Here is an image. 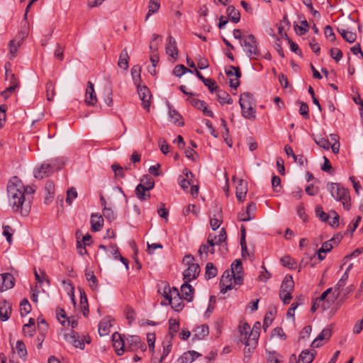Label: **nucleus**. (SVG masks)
Wrapping results in <instances>:
<instances>
[{
	"instance_id": "052dcab7",
	"label": "nucleus",
	"mask_w": 363,
	"mask_h": 363,
	"mask_svg": "<svg viewBox=\"0 0 363 363\" xmlns=\"http://www.w3.org/2000/svg\"><path fill=\"white\" fill-rule=\"evenodd\" d=\"M104 100L107 106H113V91L111 86H108L106 89V96L104 97Z\"/></svg>"
},
{
	"instance_id": "c03bdc74",
	"label": "nucleus",
	"mask_w": 363,
	"mask_h": 363,
	"mask_svg": "<svg viewBox=\"0 0 363 363\" xmlns=\"http://www.w3.org/2000/svg\"><path fill=\"white\" fill-rule=\"evenodd\" d=\"M31 311V306L28 299L23 298L20 304V312L21 316H25L28 314Z\"/></svg>"
},
{
	"instance_id": "f8f14e48",
	"label": "nucleus",
	"mask_w": 363,
	"mask_h": 363,
	"mask_svg": "<svg viewBox=\"0 0 363 363\" xmlns=\"http://www.w3.org/2000/svg\"><path fill=\"white\" fill-rule=\"evenodd\" d=\"M200 272V267L198 264H191L183 272L184 282H190L197 278Z\"/></svg>"
},
{
	"instance_id": "6e6d98bb",
	"label": "nucleus",
	"mask_w": 363,
	"mask_h": 363,
	"mask_svg": "<svg viewBox=\"0 0 363 363\" xmlns=\"http://www.w3.org/2000/svg\"><path fill=\"white\" fill-rule=\"evenodd\" d=\"M330 217H332L330 220H328V223L333 228H337L339 225L340 216L335 211H331L330 212Z\"/></svg>"
},
{
	"instance_id": "f03ea898",
	"label": "nucleus",
	"mask_w": 363,
	"mask_h": 363,
	"mask_svg": "<svg viewBox=\"0 0 363 363\" xmlns=\"http://www.w3.org/2000/svg\"><path fill=\"white\" fill-rule=\"evenodd\" d=\"M239 104L241 108L242 116L247 119L256 118L255 100L252 94L244 92L240 94Z\"/></svg>"
},
{
	"instance_id": "393cba45",
	"label": "nucleus",
	"mask_w": 363,
	"mask_h": 363,
	"mask_svg": "<svg viewBox=\"0 0 363 363\" xmlns=\"http://www.w3.org/2000/svg\"><path fill=\"white\" fill-rule=\"evenodd\" d=\"M194 288L191 285L189 284V282H184L181 286L182 298L188 302L192 301L194 297Z\"/></svg>"
},
{
	"instance_id": "c9c22d12",
	"label": "nucleus",
	"mask_w": 363,
	"mask_h": 363,
	"mask_svg": "<svg viewBox=\"0 0 363 363\" xmlns=\"http://www.w3.org/2000/svg\"><path fill=\"white\" fill-rule=\"evenodd\" d=\"M227 14L229 18L235 23H237L240 20V13L233 6H229L227 8Z\"/></svg>"
},
{
	"instance_id": "ddd939ff",
	"label": "nucleus",
	"mask_w": 363,
	"mask_h": 363,
	"mask_svg": "<svg viewBox=\"0 0 363 363\" xmlns=\"http://www.w3.org/2000/svg\"><path fill=\"white\" fill-rule=\"evenodd\" d=\"M14 286V277L10 273L0 274V291H5Z\"/></svg>"
},
{
	"instance_id": "49530a36",
	"label": "nucleus",
	"mask_w": 363,
	"mask_h": 363,
	"mask_svg": "<svg viewBox=\"0 0 363 363\" xmlns=\"http://www.w3.org/2000/svg\"><path fill=\"white\" fill-rule=\"evenodd\" d=\"M186 72L193 73V71L186 68L183 65H178L175 66V67L173 69V74L176 77H182Z\"/></svg>"
},
{
	"instance_id": "6ab92c4d",
	"label": "nucleus",
	"mask_w": 363,
	"mask_h": 363,
	"mask_svg": "<svg viewBox=\"0 0 363 363\" xmlns=\"http://www.w3.org/2000/svg\"><path fill=\"white\" fill-rule=\"evenodd\" d=\"M201 356V354L196 351L189 350L184 352L182 355H181L178 359V363H191L195 359H196L199 357Z\"/></svg>"
},
{
	"instance_id": "f704fd0d",
	"label": "nucleus",
	"mask_w": 363,
	"mask_h": 363,
	"mask_svg": "<svg viewBox=\"0 0 363 363\" xmlns=\"http://www.w3.org/2000/svg\"><path fill=\"white\" fill-rule=\"evenodd\" d=\"M65 161L61 158L52 159L50 162L48 163V166H45V168H52V170L57 172L62 168L65 165Z\"/></svg>"
},
{
	"instance_id": "9b49d317",
	"label": "nucleus",
	"mask_w": 363,
	"mask_h": 363,
	"mask_svg": "<svg viewBox=\"0 0 363 363\" xmlns=\"http://www.w3.org/2000/svg\"><path fill=\"white\" fill-rule=\"evenodd\" d=\"M233 276H234V274H233V272H230V270H225L223 272L220 281L221 294H225L228 290L233 289Z\"/></svg>"
},
{
	"instance_id": "7c9ffc66",
	"label": "nucleus",
	"mask_w": 363,
	"mask_h": 363,
	"mask_svg": "<svg viewBox=\"0 0 363 363\" xmlns=\"http://www.w3.org/2000/svg\"><path fill=\"white\" fill-rule=\"evenodd\" d=\"M256 206L255 203H250L247 206L246 212L240 213L238 218L240 221H248L253 218V216H250V212L255 211Z\"/></svg>"
},
{
	"instance_id": "bf43d9fd",
	"label": "nucleus",
	"mask_w": 363,
	"mask_h": 363,
	"mask_svg": "<svg viewBox=\"0 0 363 363\" xmlns=\"http://www.w3.org/2000/svg\"><path fill=\"white\" fill-rule=\"evenodd\" d=\"M341 239H342V236H340V238H337V240H336V239L335 238H333L330 240H328V241L323 242L322 245V247H323L326 250L327 252H329L333 249L332 242H333L335 244H337L340 241Z\"/></svg>"
},
{
	"instance_id": "864d4df0",
	"label": "nucleus",
	"mask_w": 363,
	"mask_h": 363,
	"mask_svg": "<svg viewBox=\"0 0 363 363\" xmlns=\"http://www.w3.org/2000/svg\"><path fill=\"white\" fill-rule=\"evenodd\" d=\"M314 142L320 147L328 150L330 148V143L329 140L325 139L324 138L320 136L318 138H313Z\"/></svg>"
},
{
	"instance_id": "412c9836",
	"label": "nucleus",
	"mask_w": 363,
	"mask_h": 363,
	"mask_svg": "<svg viewBox=\"0 0 363 363\" xmlns=\"http://www.w3.org/2000/svg\"><path fill=\"white\" fill-rule=\"evenodd\" d=\"M193 340H203L209 334L208 326L206 324H203L199 326H197L193 330Z\"/></svg>"
},
{
	"instance_id": "1a4fd4ad",
	"label": "nucleus",
	"mask_w": 363,
	"mask_h": 363,
	"mask_svg": "<svg viewBox=\"0 0 363 363\" xmlns=\"http://www.w3.org/2000/svg\"><path fill=\"white\" fill-rule=\"evenodd\" d=\"M112 342L116 354L119 356L122 355L125 351V336L122 337L120 333L116 332L112 335Z\"/></svg>"
},
{
	"instance_id": "5fc2aeb1",
	"label": "nucleus",
	"mask_w": 363,
	"mask_h": 363,
	"mask_svg": "<svg viewBox=\"0 0 363 363\" xmlns=\"http://www.w3.org/2000/svg\"><path fill=\"white\" fill-rule=\"evenodd\" d=\"M77 197V191L75 188L72 187L67 191L66 202L71 205L72 201Z\"/></svg>"
},
{
	"instance_id": "69168bd1",
	"label": "nucleus",
	"mask_w": 363,
	"mask_h": 363,
	"mask_svg": "<svg viewBox=\"0 0 363 363\" xmlns=\"http://www.w3.org/2000/svg\"><path fill=\"white\" fill-rule=\"evenodd\" d=\"M330 57L336 62H339L342 57V52L339 48H331L330 50Z\"/></svg>"
},
{
	"instance_id": "e433bc0d",
	"label": "nucleus",
	"mask_w": 363,
	"mask_h": 363,
	"mask_svg": "<svg viewBox=\"0 0 363 363\" xmlns=\"http://www.w3.org/2000/svg\"><path fill=\"white\" fill-rule=\"evenodd\" d=\"M218 273L217 268L211 262H208L206 266L205 277L206 279L214 278Z\"/></svg>"
},
{
	"instance_id": "4c0bfd02",
	"label": "nucleus",
	"mask_w": 363,
	"mask_h": 363,
	"mask_svg": "<svg viewBox=\"0 0 363 363\" xmlns=\"http://www.w3.org/2000/svg\"><path fill=\"white\" fill-rule=\"evenodd\" d=\"M15 350L18 355L23 359H26L27 357V350L24 342L22 340H18L16 344Z\"/></svg>"
},
{
	"instance_id": "0eeeda50",
	"label": "nucleus",
	"mask_w": 363,
	"mask_h": 363,
	"mask_svg": "<svg viewBox=\"0 0 363 363\" xmlns=\"http://www.w3.org/2000/svg\"><path fill=\"white\" fill-rule=\"evenodd\" d=\"M225 74L228 77L235 76V79H230V86L236 89L240 86V78L241 77V72L238 67L229 66L225 68Z\"/></svg>"
},
{
	"instance_id": "a18cd8bd",
	"label": "nucleus",
	"mask_w": 363,
	"mask_h": 363,
	"mask_svg": "<svg viewBox=\"0 0 363 363\" xmlns=\"http://www.w3.org/2000/svg\"><path fill=\"white\" fill-rule=\"evenodd\" d=\"M348 277V274H347V272H345L341 279L338 281L337 284H336V286L335 287L334 293H335L337 291V293L335 295V298H337L340 295V288H343L345 286V281L347 280Z\"/></svg>"
},
{
	"instance_id": "9d476101",
	"label": "nucleus",
	"mask_w": 363,
	"mask_h": 363,
	"mask_svg": "<svg viewBox=\"0 0 363 363\" xmlns=\"http://www.w3.org/2000/svg\"><path fill=\"white\" fill-rule=\"evenodd\" d=\"M226 239L227 234L224 228L220 230L218 236L209 234L207 238V242L210 246H211L210 253L213 254L215 252L214 246L216 245H220L223 242H225Z\"/></svg>"
},
{
	"instance_id": "680f3d73",
	"label": "nucleus",
	"mask_w": 363,
	"mask_h": 363,
	"mask_svg": "<svg viewBox=\"0 0 363 363\" xmlns=\"http://www.w3.org/2000/svg\"><path fill=\"white\" fill-rule=\"evenodd\" d=\"M169 304L171 305L172 308L176 311H180L184 308L183 301L182 298H178L177 299H174L172 302H169Z\"/></svg>"
},
{
	"instance_id": "0e129e2a",
	"label": "nucleus",
	"mask_w": 363,
	"mask_h": 363,
	"mask_svg": "<svg viewBox=\"0 0 363 363\" xmlns=\"http://www.w3.org/2000/svg\"><path fill=\"white\" fill-rule=\"evenodd\" d=\"M125 313L129 325H130L135 319V312L131 307H126Z\"/></svg>"
},
{
	"instance_id": "20e7f679",
	"label": "nucleus",
	"mask_w": 363,
	"mask_h": 363,
	"mask_svg": "<svg viewBox=\"0 0 363 363\" xmlns=\"http://www.w3.org/2000/svg\"><path fill=\"white\" fill-rule=\"evenodd\" d=\"M240 44L244 47V50L249 57L257 59L259 56L260 52L258 48V42L252 34L245 36Z\"/></svg>"
},
{
	"instance_id": "aec40b11",
	"label": "nucleus",
	"mask_w": 363,
	"mask_h": 363,
	"mask_svg": "<svg viewBox=\"0 0 363 363\" xmlns=\"http://www.w3.org/2000/svg\"><path fill=\"white\" fill-rule=\"evenodd\" d=\"M247 192V183L242 179H239L238 183L235 187V194L238 200L239 201H242L246 196Z\"/></svg>"
},
{
	"instance_id": "58836bf2",
	"label": "nucleus",
	"mask_w": 363,
	"mask_h": 363,
	"mask_svg": "<svg viewBox=\"0 0 363 363\" xmlns=\"http://www.w3.org/2000/svg\"><path fill=\"white\" fill-rule=\"evenodd\" d=\"M251 331L250 325L247 323H241L239 325V332L240 334V340L243 342Z\"/></svg>"
},
{
	"instance_id": "8fccbe9b",
	"label": "nucleus",
	"mask_w": 363,
	"mask_h": 363,
	"mask_svg": "<svg viewBox=\"0 0 363 363\" xmlns=\"http://www.w3.org/2000/svg\"><path fill=\"white\" fill-rule=\"evenodd\" d=\"M281 262L284 267H288L289 269H294L296 264L294 259L289 255L281 257Z\"/></svg>"
},
{
	"instance_id": "774afa93",
	"label": "nucleus",
	"mask_w": 363,
	"mask_h": 363,
	"mask_svg": "<svg viewBox=\"0 0 363 363\" xmlns=\"http://www.w3.org/2000/svg\"><path fill=\"white\" fill-rule=\"evenodd\" d=\"M299 113L305 118H309V108L307 104L304 102L301 103Z\"/></svg>"
},
{
	"instance_id": "423d86ee",
	"label": "nucleus",
	"mask_w": 363,
	"mask_h": 363,
	"mask_svg": "<svg viewBox=\"0 0 363 363\" xmlns=\"http://www.w3.org/2000/svg\"><path fill=\"white\" fill-rule=\"evenodd\" d=\"M259 337V333L257 330H251L246 339L242 342L245 344V347L244 349L245 353H250L252 350L255 349Z\"/></svg>"
},
{
	"instance_id": "6e6552de",
	"label": "nucleus",
	"mask_w": 363,
	"mask_h": 363,
	"mask_svg": "<svg viewBox=\"0 0 363 363\" xmlns=\"http://www.w3.org/2000/svg\"><path fill=\"white\" fill-rule=\"evenodd\" d=\"M138 92L140 100L142 101L143 107L148 112L150 111V99L152 97L150 89L146 86H142L138 84Z\"/></svg>"
},
{
	"instance_id": "a211bd4d",
	"label": "nucleus",
	"mask_w": 363,
	"mask_h": 363,
	"mask_svg": "<svg viewBox=\"0 0 363 363\" xmlns=\"http://www.w3.org/2000/svg\"><path fill=\"white\" fill-rule=\"evenodd\" d=\"M114 320L111 317L107 316L103 318L99 324V333L100 336H104L109 333L110 328L112 326L111 321Z\"/></svg>"
},
{
	"instance_id": "7ed1b4c3",
	"label": "nucleus",
	"mask_w": 363,
	"mask_h": 363,
	"mask_svg": "<svg viewBox=\"0 0 363 363\" xmlns=\"http://www.w3.org/2000/svg\"><path fill=\"white\" fill-rule=\"evenodd\" d=\"M328 190L331 196L337 201L342 203L343 208L349 211L351 207L350 196L349 191L337 183H328Z\"/></svg>"
},
{
	"instance_id": "5701e85b",
	"label": "nucleus",
	"mask_w": 363,
	"mask_h": 363,
	"mask_svg": "<svg viewBox=\"0 0 363 363\" xmlns=\"http://www.w3.org/2000/svg\"><path fill=\"white\" fill-rule=\"evenodd\" d=\"M167 45L166 46V53L172 57L177 59L178 57V49L177 47L176 40L172 36L167 38Z\"/></svg>"
},
{
	"instance_id": "a878e982",
	"label": "nucleus",
	"mask_w": 363,
	"mask_h": 363,
	"mask_svg": "<svg viewBox=\"0 0 363 363\" xmlns=\"http://www.w3.org/2000/svg\"><path fill=\"white\" fill-rule=\"evenodd\" d=\"M11 313V306L9 302L3 301L0 303V319L6 321L10 318Z\"/></svg>"
},
{
	"instance_id": "cd10ccee",
	"label": "nucleus",
	"mask_w": 363,
	"mask_h": 363,
	"mask_svg": "<svg viewBox=\"0 0 363 363\" xmlns=\"http://www.w3.org/2000/svg\"><path fill=\"white\" fill-rule=\"evenodd\" d=\"M135 195L137 198L141 201H147L150 198V194L145 189L143 186H142V183L137 185L135 188Z\"/></svg>"
},
{
	"instance_id": "72a5a7b5",
	"label": "nucleus",
	"mask_w": 363,
	"mask_h": 363,
	"mask_svg": "<svg viewBox=\"0 0 363 363\" xmlns=\"http://www.w3.org/2000/svg\"><path fill=\"white\" fill-rule=\"evenodd\" d=\"M216 95H217L218 101L220 104H233V99L229 95V94H228L226 91L220 90V89H218Z\"/></svg>"
},
{
	"instance_id": "ea45409f",
	"label": "nucleus",
	"mask_w": 363,
	"mask_h": 363,
	"mask_svg": "<svg viewBox=\"0 0 363 363\" xmlns=\"http://www.w3.org/2000/svg\"><path fill=\"white\" fill-rule=\"evenodd\" d=\"M169 116L174 123L177 124L179 126L184 125V123L182 121V116L176 110L169 108Z\"/></svg>"
},
{
	"instance_id": "c85d7f7f",
	"label": "nucleus",
	"mask_w": 363,
	"mask_h": 363,
	"mask_svg": "<svg viewBox=\"0 0 363 363\" xmlns=\"http://www.w3.org/2000/svg\"><path fill=\"white\" fill-rule=\"evenodd\" d=\"M337 32L341 35L342 38L349 43H354L357 39V34L354 32L338 28Z\"/></svg>"
},
{
	"instance_id": "4be33fe9",
	"label": "nucleus",
	"mask_w": 363,
	"mask_h": 363,
	"mask_svg": "<svg viewBox=\"0 0 363 363\" xmlns=\"http://www.w3.org/2000/svg\"><path fill=\"white\" fill-rule=\"evenodd\" d=\"M45 166H48V163H43L40 167L35 169L34 177L35 178L42 179L54 173L52 168H45Z\"/></svg>"
},
{
	"instance_id": "de8ad7c7",
	"label": "nucleus",
	"mask_w": 363,
	"mask_h": 363,
	"mask_svg": "<svg viewBox=\"0 0 363 363\" xmlns=\"http://www.w3.org/2000/svg\"><path fill=\"white\" fill-rule=\"evenodd\" d=\"M86 280L89 282L90 287L95 290L97 288V279L93 272H86L85 273Z\"/></svg>"
},
{
	"instance_id": "e2e57ef3",
	"label": "nucleus",
	"mask_w": 363,
	"mask_h": 363,
	"mask_svg": "<svg viewBox=\"0 0 363 363\" xmlns=\"http://www.w3.org/2000/svg\"><path fill=\"white\" fill-rule=\"evenodd\" d=\"M267 363H280L279 354L276 352H269L267 356Z\"/></svg>"
},
{
	"instance_id": "f3484780",
	"label": "nucleus",
	"mask_w": 363,
	"mask_h": 363,
	"mask_svg": "<svg viewBox=\"0 0 363 363\" xmlns=\"http://www.w3.org/2000/svg\"><path fill=\"white\" fill-rule=\"evenodd\" d=\"M104 218L100 213H92L91 216V228L93 232L100 231L104 225Z\"/></svg>"
},
{
	"instance_id": "2f4dec72",
	"label": "nucleus",
	"mask_w": 363,
	"mask_h": 363,
	"mask_svg": "<svg viewBox=\"0 0 363 363\" xmlns=\"http://www.w3.org/2000/svg\"><path fill=\"white\" fill-rule=\"evenodd\" d=\"M160 8V0H150L148 4V12L145 16V21H147L149 17L157 13Z\"/></svg>"
},
{
	"instance_id": "2eb2a0df",
	"label": "nucleus",
	"mask_w": 363,
	"mask_h": 363,
	"mask_svg": "<svg viewBox=\"0 0 363 363\" xmlns=\"http://www.w3.org/2000/svg\"><path fill=\"white\" fill-rule=\"evenodd\" d=\"M97 102L94 84L89 81L85 94V103L89 106H94Z\"/></svg>"
},
{
	"instance_id": "473e14b6",
	"label": "nucleus",
	"mask_w": 363,
	"mask_h": 363,
	"mask_svg": "<svg viewBox=\"0 0 363 363\" xmlns=\"http://www.w3.org/2000/svg\"><path fill=\"white\" fill-rule=\"evenodd\" d=\"M294 289V282L291 275H286L282 281L281 291L292 292Z\"/></svg>"
},
{
	"instance_id": "dca6fc26",
	"label": "nucleus",
	"mask_w": 363,
	"mask_h": 363,
	"mask_svg": "<svg viewBox=\"0 0 363 363\" xmlns=\"http://www.w3.org/2000/svg\"><path fill=\"white\" fill-rule=\"evenodd\" d=\"M223 221L222 209L220 206H216L213 218L210 220V225L213 230H217Z\"/></svg>"
},
{
	"instance_id": "603ef678",
	"label": "nucleus",
	"mask_w": 363,
	"mask_h": 363,
	"mask_svg": "<svg viewBox=\"0 0 363 363\" xmlns=\"http://www.w3.org/2000/svg\"><path fill=\"white\" fill-rule=\"evenodd\" d=\"M233 274L243 273L242 262L240 259H235L231 264V270Z\"/></svg>"
},
{
	"instance_id": "f257e3e1",
	"label": "nucleus",
	"mask_w": 363,
	"mask_h": 363,
	"mask_svg": "<svg viewBox=\"0 0 363 363\" xmlns=\"http://www.w3.org/2000/svg\"><path fill=\"white\" fill-rule=\"evenodd\" d=\"M34 192L32 186H24L17 177H13L7 184L9 202L13 211L27 216L31 209L30 196Z\"/></svg>"
},
{
	"instance_id": "c756f323",
	"label": "nucleus",
	"mask_w": 363,
	"mask_h": 363,
	"mask_svg": "<svg viewBox=\"0 0 363 363\" xmlns=\"http://www.w3.org/2000/svg\"><path fill=\"white\" fill-rule=\"evenodd\" d=\"M128 60H129V55L128 54L127 49L125 48L121 51V52L119 55L118 66L120 68L123 69L125 70L128 69Z\"/></svg>"
},
{
	"instance_id": "b1692460",
	"label": "nucleus",
	"mask_w": 363,
	"mask_h": 363,
	"mask_svg": "<svg viewBox=\"0 0 363 363\" xmlns=\"http://www.w3.org/2000/svg\"><path fill=\"white\" fill-rule=\"evenodd\" d=\"M316 354V351L313 350H303L298 357V363H311Z\"/></svg>"
},
{
	"instance_id": "37998d69",
	"label": "nucleus",
	"mask_w": 363,
	"mask_h": 363,
	"mask_svg": "<svg viewBox=\"0 0 363 363\" xmlns=\"http://www.w3.org/2000/svg\"><path fill=\"white\" fill-rule=\"evenodd\" d=\"M102 213L103 216L109 222H112L116 218V213L110 207L103 208Z\"/></svg>"
},
{
	"instance_id": "a19ab883",
	"label": "nucleus",
	"mask_w": 363,
	"mask_h": 363,
	"mask_svg": "<svg viewBox=\"0 0 363 363\" xmlns=\"http://www.w3.org/2000/svg\"><path fill=\"white\" fill-rule=\"evenodd\" d=\"M169 333L171 336H174V334L179 330V320L174 318L169 319Z\"/></svg>"
},
{
	"instance_id": "39448f33",
	"label": "nucleus",
	"mask_w": 363,
	"mask_h": 363,
	"mask_svg": "<svg viewBox=\"0 0 363 363\" xmlns=\"http://www.w3.org/2000/svg\"><path fill=\"white\" fill-rule=\"evenodd\" d=\"M125 350L136 352L146 350V345L142 342L140 337L138 335H128L125 337Z\"/></svg>"
},
{
	"instance_id": "09e8293b",
	"label": "nucleus",
	"mask_w": 363,
	"mask_h": 363,
	"mask_svg": "<svg viewBox=\"0 0 363 363\" xmlns=\"http://www.w3.org/2000/svg\"><path fill=\"white\" fill-rule=\"evenodd\" d=\"M301 24L300 26L296 25L294 28L299 35H303L308 32L309 26L306 19L301 21Z\"/></svg>"
},
{
	"instance_id": "4d7b16f0",
	"label": "nucleus",
	"mask_w": 363,
	"mask_h": 363,
	"mask_svg": "<svg viewBox=\"0 0 363 363\" xmlns=\"http://www.w3.org/2000/svg\"><path fill=\"white\" fill-rule=\"evenodd\" d=\"M140 67L139 65H135L131 69V75L134 83L138 85V81L140 79Z\"/></svg>"
},
{
	"instance_id": "79ce46f5",
	"label": "nucleus",
	"mask_w": 363,
	"mask_h": 363,
	"mask_svg": "<svg viewBox=\"0 0 363 363\" xmlns=\"http://www.w3.org/2000/svg\"><path fill=\"white\" fill-rule=\"evenodd\" d=\"M55 95V84L52 82L48 81L46 83V96H47L48 101H52Z\"/></svg>"
},
{
	"instance_id": "338daca9",
	"label": "nucleus",
	"mask_w": 363,
	"mask_h": 363,
	"mask_svg": "<svg viewBox=\"0 0 363 363\" xmlns=\"http://www.w3.org/2000/svg\"><path fill=\"white\" fill-rule=\"evenodd\" d=\"M64 50H65V48L63 46H62L60 44H57V47H56V49L55 50V52H54L55 57L57 60H58L60 61H62L63 60V59H64Z\"/></svg>"
},
{
	"instance_id": "3c124183",
	"label": "nucleus",
	"mask_w": 363,
	"mask_h": 363,
	"mask_svg": "<svg viewBox=\"0 0 363 363\" xmlns=\"http://www.w3.org/2000/svg\"><path fill=\"white\" fill-rule=\"evenodd\" d=\"M186 101L199 110H200L206 103L204 101L195 98L194 96H189Z\"/></svg>"
},
{
	"instance_id": "4468645a",
	"label": "nucleus",
	"mask_w": 363,
	"mask_h": 363,
	"mask_svg": "<svg viewBox=\"0 0 363 363\" xmlns=\"http://www.w3.org/2000/svg\"><path fill=\"white\" fill-rule=\"evenodd\" d=\"M64 337L67 342L71 343L74 347L84 349V341L79 339V335L76 331L72 330L69 333L65 334Z\"/></svg>"
},
{
	"instance_id": "13d9d810",
	"label": "nucleus",
	"mask_w": 363,
	"mask_h": 363,
	"mask_svg": "<svg viewBox=\"0 0 363 363\" xmlns=\"http://www.w3.org/2000/svg\"><path fill=\"white\" fill-rule=\"evenodd\" d=\"M9 80V85L7 87L8 91L13 92L15 89L18 86V80L14 74L11 73Z\"/></svg>"
},
{
	"instance_id": "bb28decb",
	"label": "nucleus",
	"mask_w": 363,
	"mask_h": 363,
	"mask_svg": "<svg viewBox=\"0 0 363 363\" xmlns=\"http://www.w3.org/2000/svg\"><path fill=\"white\" fill-rule=\"evenodd\" d=\"M332 335V330L329 328H324L317 337L312 342V347H318L320 346L318 342L323 340H329Z\"/></svg>"
}]
</instances>
